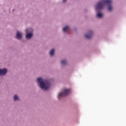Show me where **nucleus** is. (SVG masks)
Returning a JSON list of instances; mask_svg holds the SVG:
<instances>
[{"instance_id":"obj_13","label":"nucleus","mask_w":126,"mask_h":126,"mask_svg":"<svg viewBox=\"0 0 126 126\" xmlns=\"http://www.w3.org/2000/svg\"><path fill=\"white\" fill-rule=\"evenodd\" d=\"M66 1V0H63V2H65Z\"/></svg>"},{"instance_id":"obj_4","label":"nucleus","mask_w":126,"mask_h":126,"mask_svg":"<svg viewBox=\"0 0 126 126\" xmlns=\"http://www.w3.org/2000/svg\"><path fill=\"white\" fill-rule=\"evenodd\" d=\"M7 72V69L6 68L0 69V75H5Z\"/></svg>"},{"instance_id":"obj_12","label":"nucleus","mask_w":126,"mask_h":126,"mask_svg":"<svg viewBox=\"0 0 126 126\" xmlns=\"http://www.w3.org/2000/svg\"><path fill=\"white\" fill-rule=\"evenodd\" d=\"M14 101L19 100V97H18V95H14Z\"/></svg>"},{"instance_id":"obj_10","label":"nucleus","mask_w":126,"mask_h":126,"mask_svg":"<svg viewBox=\"0 0 126 126\" xmlns=\"http://www.w3.org/2000/svg\"><path fill=\"white\" fill-rule=\"evenodd\" d=\"M54 53H55V49H53L51 50V51H50V55L51 56H53L54 55Z\"/></svg>"},{"instance_id":"obj_14","label":"nucleus","mask_w":126,"mask_h":126,"mask_svg":"<svg viewBox=\"0 0 126 126\" xmlns=\"http://www.w3.org/2000/svg\"><path fill=\"white\" fill-rule=\"evenodd\" d=\"M26 32H28V30H26Z\"/></svg>"},{"instance_id":"obj_1","label":"nucleus","mask_w":126,"mask_h":126,"mask_svg":"<svg viewBox=\"0 0 126 126\" xmlns=\"http://www.w3.org/2000/svg\"><path fill=\"white\" fill-rule=\"evenodd\" d=\"M112 2V0H101L97 3L96 6H95V9L96 10L102 9L105 4H107L108 5V11H111L113 9Z\"/></svg>"},{"instance_id":"obj_11","label":"nucleus","mask_w":126,"mask_h":126,"mask_svg":"<svg viewBox=\"0 0 126 126\" xmlns=\"http://www.w3.org/2000/svg\"><path fill=\"white\" fill-rule=\"evenodd\" d=\"M62 63L63 65H65L67 63V61L65 60H63L62 61Z\"/></svg>"},{"instance_id":"obj_7","label":"nucleus","mask_w":126,"mask_h":126,"mask_svg":"<svg viewBox=\"0 0 126 126\" xmlns=\"http://www.w3.org/2000/svg\"><path fill=\"white\" fill-rule=\"evenodd\" d=\"M69 31H70V28L69 26H66L63 28V31L65 33L69 32Z\"/></svg>"},{"instance_id":"obj_9","label":"nucleus","mask_w":126,"mask_h":126,"mask_svg":"<svg viewBox=\"0 0 126 126\" xmlns=\"http://www.w3.org/2000/svg\"><path fill=\"white\" fill-rule=\"evenodd\" d=\"M103 16V14L101 13L98 12L97 14H96V17L98 18H101Z\"/></svg>"},{"instance_id":"obj_8","label":"nucleus","mask_w":126,"mask_h":126,"mask_svg":"<svg viewBox=\"0 0 126 126\" xmlns=\"http://www.w3.org/2000/svg\"><path fill=\"white\" fill-rule=\"evenodd\" d=\"M26 37L27 39H30V38H32V33H27Z\"/></svg>"},{"instance_id":"obj_5","label":"nucleus","mask_w":126,"mask_h":126,"mask_svg":"<svg viewBox=\"0 0 126 126\" xmlns=\"http://www.w3.org/2000/svg\"><path fill=\"white\" fill-rule=\"evenodd\" d=\"M93 35V34L92 31H90L88 34L85 35V37H86L87 39H90L92 38Z\"/></svg>"},{"instance_id":"obj_6","label":"nucleus","mask_w":126,"mask_h":126,"mask_svg":"<svg viewBox=\"0 0 126 126\" xmlns=\"http://www.w3.org/2000/svg\"><path fill=\"white\" fill-rule=\"evenodd\" d=\"M22 37V33L19 32H17L16 38L18 39H20Z\"/></svg>"},{"instance_id":"obj_3","label":"nucleus","mask_w":126,"mask_h":126,"mask_svg":"<svg viewBox=\"0 0 126 126\" xmlns=\"http://www.w3.org/2000/svg\"><path fill=\"white\" fill-rule=\"evenodd\" d=\"M70 93V90H64L63 93H60L59 94L58 98L61 99V98L68 95Z\"/></svg>"},{"instance_id":"obj_2","label":"nucleus","mask_w":126,"mask_h":126,"mask_svg":"<svg viewBox=\"0 0 126 126\" xmlns=\"http://www.w3.org/2000/svg\"><path fill=\"white\" fill-rule=\"evenodd\" d=\"M37 81L40 84V87L42 90H47L50 86V82L48 81H44L41 77L37 78Z\"/></svg>"}]
</instances>
